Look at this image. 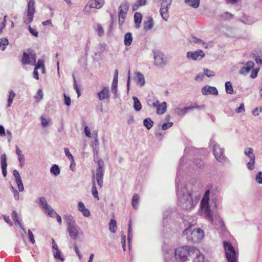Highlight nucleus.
<instances>
[{
	"label": "nucleus",
	"mask_w": 262,
	"mask_h": 262,
	"mask_svg": "<svg viewBox=\"0 0 262 262\" xmlns=\"http://www.w3.org/2000/svg\"><path fill=\"white\" fill-rule=\"evenodd\" d=\"M178 172H179L178 171ZM178 176V173H177ZM178 176L176 179L177 186V195L178 206L183 209L189 210L193 209L198 203L200 199V193L188 189L183 184L179 185Z\"/></svg>",
	"instance_id": "f257e3e1"
},
{
	"label": "nucleus",
	"mask_w": 262,
	"mask_h": 262,
	"mask_svg": "<svg viewBox=\"0 0 262 262\" xmlns=\"http://www.w3.org/2000/svg\"><path fill=\"white\" fill-rule=\"evenodd\" d=\"M104 162L102 159H99L97 162V168H96V174H93L92 177V193L93 196L97 199V200H99L98 193L96 187L95 181L99 186L100 188H102L103 186V178L104 176Z\"/></svg>",
	"instance_id": "f03ea898"
},
{
	"label": "nucleus",
	"mask_w": 262,
	"mask_h": 262,
	"mask_svg": "<svg viewBox=\"0 0 262 262\" xmlns=\"http://www.w3.org/2000/svg\"><path fill=\"white\" fill-rule=\"evenodd\" d=\"M192 225L190 226L183 231V236H185L187 241L197 243L200 241L204 236L203 230L200 228L192 229Z\"/></svg>",
	"instance_id": "7ed1b4c3"
},
{
	"label": "nucleus",
	"mask_w": 262,
	"mask_h": 262,
	"mask_svg": "<svg viewBox=\"0 0 262 262\" xmlns=\"http://www.w3.org/2000/svg\"><path fill=\"white\" fill-rule=\"evenodd\" d=\"M195 247L184 246L179 247L175 250V258L177 262H187V257L192 255Z\"/></svg>",
	"instance_id": "20e7f679"
},
{
	"label": "nucleus",
	"mask_w": 262,
	"mask_h": 262,
	"mask_svg": "<svg viewBox=\"0 0 262 262\" xmlns=\"http://www.w3.org/2000/svg\"><path fill=\"white\" fill-rule=\"evenodd\" d=\"M35 3L34 0H29L27 9L25 11L23 16V21L26 24H30L33 19L35 13Z\"/></svg>",
	"instance_id": "39448f33"
},
{
	"label": "nucleus",
	"mask_w": 262,
	"mask_h": 262,
	"mask_svg": "<svg viewBox=\"0 0 262 262\" xmlns=\"http://www.w3.org/2000/svg\"><path fill=\"white\" fill-rule=\"evenodd\" d=\"M223 244L228 262H237V255L234 247L226 241H224Z\"/></svg>",
	"instance_id": "423d86ee"
},
{
	"label": "nucleus",
	"mask_w": 262,
	"mask_h": 262,
	"mask_svg": "<svg viewBox=\"0 0 262 262\" xmlns=\"http://www.w3.org/2000/svg\"><path fill=\"white\" fill-rule=\"evenodd\" d=\"M213 155L217 161L224 163L226 161V158L224 155V149L216 143L213 145Z\"/></svg>",
	"instance_id": "0eeeda50"
},
{
	"label": "nucleus",
	"mask_w": 262,
	"mask_h": 262,
	"mask_svg": "<svg viewBox=\"0 0 262 262\" xmlns=\"http://www.w3.org/2000/svg\"><path fill=\"white\" fill-rule=\"evenodd\" d=\"M171 2L172 0H162L160 12L162 18L166 21L169 17L168 9Z\"/></svg>",
	"instance_id": "6e6552de"
},
{
	"label": "nucleus",
	"mask_w": 262,
	"mask_h": 262,
	"mask_svg": "<svg viewBox=\"0 0 262 262\" xmlns=\"http://www.w3.org/2000/svg\"><path fill=\"white\" fill-rule=\"evenodd\" d=\"M155 64L160 68H163L166 64L167 61L164 57V54L158 51L154 52Z\"/></svg>",
	"instance_id": "1a4fd4ad"
},
{
	"label": "nucleus",
	"mask_w": 262,
	"mask_h": 262,
	"mask_svg": "<svg viewBox=\"0 0 262 262\" xmlns=\"http://www.w3.org/2000/svg\"><path fill=\"white\" fill-rule=\"evenodd\" d=\"M150 101L151 100L149 99L147 102L148 105L153 107H156L157 114H163L166 112V103L165 102H163L160 104L158 100L153 101L151 103H150Z\"/></svg>",
	"instance_id": "9d476101"
},
{
	"label": "nucleus",
	"mask_w": 262,
	"mask_h": 262,
	"mask_svg": "<svg viewBox=\"0 0 262 262\" xmlns=\"http://www.w3.org/2000/svg\"><path fill=\"white\" fill-rule=\"evenodd\" d=\"M205 56V53L202 50H198L195 51H189L187 53L186 57L189 59L192 60H200Z\"/></svg>",
	"instance_id": "9b49d317"
},
{
	"label": "nucleus",
	"mask_w": 262,
	"mask_h": 262,
	"mask_svg": "<svg viewBox=\"0 0 262 262\" xmlns=\"http://www.w3.org/2000/svg\"><path fill=\"white\" fill-rule=\"evenodd\" d=\"M104 4V0H90L87 5L85 6L84 11L86 13L89 12V11L87 10V8H96L100 9Z\"/></svg>",
	"instance_id": "f8f14e48"
},
{
	"label": "nucleus",
	"mask_w": 262,
	"mask_h": 262,
	"mask_svg": "<svg viewBox=\"0 0 262 262\" xmlns=\"http://www.w3.org/2000/svg\"><path fill=\"white\" fill-rule=\"evenodd\" d=\"M201 209L204 216L210 221H212L213 220V215L207 202L205 204L201 203Z\"/></svg>",
	"instance_id": "ddd939ff"
},
{
	"label": "nucleus",
	"mask_w": 262,
	"mask_h": 262,
	"mask_svg": "<svg viewBox=\"0 0 262 262\" xmlns=\"http://www.w3.org/2000/svg\"><path fill=\"white\" fill-rule=\"evenodd\" d=\"M202 93L204 95H217L218 91L215 87L206 85L202 89Z\"/></svg>",
	"instance_id": "4468645a"
},
{
	"label": "nucleus",
	"mask_w": 262,
	"mask_h": 262,
	"mask_svg": "<svg viewBox=\"0 0 262 262\" xmlns=\"http://www.w3.org/2000/svg\"><path fill=\"white\" fill-rule=\"evenodd\" d=\"M30 53H27L26 52H24L23 53V56L22 58V62L23 64H31L34 66L36 63V55H32V58L33 59L32 61L30 60Z\"/></svg>",
	"instance_id": "2eb2a0df"
},
{
	"label": "nucleus",
	"mask_w": 262,
	"mask_h": 262,
	"mask_svg": "<svg viewBox=\"0 0 262 262\" xmlns=\"http://www.w3.org/2000/svg\"><path fill=\"white\" fill-rule=\"evenodd\" d=\"M79 229L77 225L68 228L69 235L72 239H76L78 238Z\"/></svg>",
	"instance_id": "dca6fc26"
},
{
	"label": "nucleus",
	"mask_w": 262,
	"mask_h": 262,
	"mask_svg": "<svg viewBox=\"0 0 262 262\" xmlns=\"http://www.w3.org/2000/svg\"><path fill=\"white\" fill-rule=\"evenodd\" d=\"M97 97L100 101L109 99L110 94L108 88L104 87L101 91L97 93Z\"/></svg>",
	"instance_id": "f3484780"
},
{
	"label": "nucleus",
	"mask_w": 262,
	"mask_h": 262,
	"mask_svg": "<svg viewBox=\"0 0 262 262\" xmlns=\"http://www.w3.org/2000/svg\"><path fill=\"white\" fill-rule=\"evenodd\" d=\"M135 74V77L134 79L136 81L137 84L141 87L144 86L145 83L144 75L140 72H136Z\"/></svg>",
	"instance_id": "a211bd4d"
},
{
	"label": "nucleus",
	"mask_w": 262,
	"mask_h": 262,
	"mask_svg": "<svg viewBox=\"0 0 262 262\" xmlns=\"http://www.w3.org/2000/svg\"><path fill=\"white\" fill-rule=\"evenodd\" d=\"M254 63L252 61H248L246 65L243 67L239 71V73L242 75H246L251 70L253 69Z\"/></svg>",
	"instance_id": "6ab92c4d"
},
{
	"label": "nucleus",
	"mask_w": 262,
	"mask_h": 262,
	"mask_svg": "<svg viewBox=\"0 0 262 262\" xmlns=\"http://www.w3.org/2000/svg\"><path fill=\"white\" fill-rule=\"evenodd\" d=\"M192 255H194L195 256L193 262H204V255L200 253V251L197 248H194Z\"/></svg>",
	"instance_id": "aec40b11"
},
{
	"label": "nucleus",
	"mask_w": 262,
	"mask_h": 262,
	"mask_svg": "<svg viewBox=\"0 0 262 262\" xmlns=\"http://www.w3.org/2000/svg\"><path fill=\"white\" fill-rule=\"evenodd\" d=\"M63 220L65 221L68 228L76 225L74 217L71 215H65L63 216Z\"/></svg>",
	"instance_id": "412c9836"
},
{
	"label": "nucleus",
	"mask_w": 262,
	"mask_h": 262,
	"mask_svg": "<svg viewBox=\"0 0 262 262\" xmlns=\"http://www.w3.org/2000/svg\"><path fill=\"white\" fill-rule=\"evenodd\" d=\"M7 166L6 156L5 154H3L1 156V167L2 173L4 177L7 175Z\"/></svg>",
	"instance_id": "4be33fe9"
},
{
	"label": "nucleus",
	"mask_w": 262,
	"mask_h": 262,
	"mask_svg": "<svg viewBox=\"0 0 262 262\" xmlns=\"http://www.w3.org/2000/svg\"><path fill=\"white\" fill-rule=\"evenodd\" d=\"M38 204L45 210L47 211L49 209V206L45 197H40L37 202Z\"/></svg>",
	"instance_id": "5701e85b"
},
{
	"label": "nucleus",
	"mask_w": 262,
	"mask_h": 262,
	"mask_svg": "<svg viewBox=\"0 0 262 262\" xmlns=\"http://www.w3.org/2000/svg\"><path fill=\"white\" fill-rule=\"evenodd\" d=\"M142 19V15L139 12H136L134 14V20L136 28H139Z\"/></svg>",
	"instance_id": "b1692460"
},
{
	"label": "nucleus",
	"mask_w": 262,
	"mask_h": 262,
	"mask_svg": "<svg viewBox=\"0 0 262 262\" xmlns=\"http://www.w3.org/2000/svg\"><path fill=\"white\" fill-rule=\"evenodd\" d=\"M154 27V21L151 17H148L147 20L144 22V29L148 30L151 29Z\"/></svg>",
	"instance_id": "393cba45"
},
{
	"label": "nucleus",
	"mask_w": 262,
	"mask_h": 262,
	"mask_svg": "<svg viewBox=\"0 0 262 262\" xmlns=\"http://www.w3.org/2000/svg\"><path fill=\"white\" fill-rule=\"evenodd\" d=\"M133 100L134 101V105H133L134 109L136 111H137V112L140 111L142 108V105H141L140 101H139L138 98L136 96L133 97Z\"/></svg>",
	"instance_id": "a878e982"
},
{
	"label": "nucleus",
	"mask_w": 262,
	"mask_h": 262,
	"mask_svg": "<svg viewBox=\"0 0 262 262\" xmlns=\"http://www.w3.org/2000/svg\"><path fill=\"white\" fill-rule=\"evenodd\" d=\"M133 41L132 34L130 32L126 33L124 35V43L126 46H129Z\"/></svg>",
	"instance_id": "bb28decb"
},
{
	"label": "nucleus",
	"mask_w": 262,
	"mask_h": 262,
	"mask_svg": "<svg viewBox=\"0 0 262 262\" xmlns=\"http://www.w3.org/2000/svg\"><path fill=\"white\" fill-rule=\"evenodd\" d=\"M194 107H185L184 108H177L176 109L177 113L181 116L185 114L188 111L190 110L193 109Z\"/></svg>",
	"instance_id": "cd10ccee"
},
{
	"label": "nucleus",
	"mask_w": 262,
	"mask_h": 262,
	"mask_svg": "<svg viewBox=\"0 0 262 262\" xmlns=\"http://www.w3.org/2000/svg\"><path fill=\"white\" fill-rule=\"evenodd\" d=\"M200 1V0H185V3L194 8H197L199 6Z\"/></svg>",
	"instance_id": "c85d7f7f"
},
{
	"label": "nucleus",
	"mask_w": 262,
	"mask_h": 262,
	"mask_svg": "<svg viewBox=\"0 0 262 262\" xmlns=\"http://www.w3.org/2000/svg\"><path fill=\"white\" fill-rule=\"evenodd\" d=\"M127 13L119 11V21L118 23L120 26H122L126 17Z\"/></svg>",
	"instance_id": "c756f323"
},
{
	"label": "nucleus",
	"mask_w": 262,
	"mask_h": 262,
	"mask_svg": "<svg viewBox=\"0 0 262 262\" xmlns=\"http://www.w3.org/2000/svg\"><path fill=\"white\" fill-rule=\"evenodd\" d=\"M15 182L17 184L18 190L20 192H23L24 190V187L23 186L22 181L21 180L20 176H19L18 177H15Z\"/></svg>",
	"instance_id": "7c9ffc66"
},
{
	"label": "nucleus",
	"mask_w": 262,
	"mask_h": 262,
	"mask_svg": "<svg viewBox=\"0 0 262 262\" xmlns=\"http://www.w3.org/2000/svg\"><path fill=\"white\" fill-rule=\"evenodd\" d=\"M139 202V196L137 193H135L133 195L132 201V205L133 207L137 209V205Z\"/></svg>",
	"instance_id": "2f4dec72"
},
{
	"label": "nucleus",
	"mask_w": 262,
	"mask_h": 262,
	"mask_svg": "<svg viewBox=\"0 0 262 262\" xmlns=\"http://www.w3.org/2000/svg\"><path fill=\"white\" fill-rule=\"evenodd\" d=\"M154 124V122L150 118H146L143 121V124L147 129H150L153 126Z\"/></svg>",
	"instance_id": "473e14b6"
},
{
	"label": "nucleus",
	"mask_w": 262,
	"mask_h": 262,
	"mask_svg": "<svg viewBox=\"0 0 262 262\" xmlns=\"http://www.w3.org/2000/svg\"><path fill=\"white\" fill-rule=\"evenodd\" d=\"M50 172L53 174L57 176L60 174V170L57 165L54 164L51 167Z\"/></svg>",
	"instance_id": "72a5a7b5"
},
{
	"label": "nucleus",
	"mask_w": 262,
	"mask_h": 262,
	"mask_svg": "<svg viewBox=\"0 0 262 262\" xmlns=\"http://www.w3.org/2000/svg\"><path fill=\"white\" fill-rule=\"evenodd\" d=\"M225 89L226 92L227 94H233L234 91L232 85V83L230 81H227L225 83Z\"/></svg>",
	"instance_id": "f704fd0d"
},
{
	"label": "nucleus",
	"mask_w": 262,
	"mask_h": 262,
	"mask_svg": "<svg viewBox=\"0 0 262 262\" xmlns=\"http://www.w3.org/2000/svg\"><path fill=\"white\" fill-rule=\"evenodd\" d=\"M116 228L117 223L116 220L114 219H111L109 223V229L110 231L112 233H115L116 232Z\"/></svg>",
	"instance_id": "c9c22d12"
},
{
	"label": "nucleus",
	"mask_w": 262,
	"mask_h": 262,
	"mask_svg": "<svg viewBox=\"0 0 262 262\" xmlns=\"http://www.w3.org/2000/svg\"><path fill=\"white\" fill-rule=\"evenodd\" d=\"M129 5L127 2H123L119 8V11L127 13L128 10Z\"/></svg>",
	"instance_id": "e433bc0d"
},
{
	"label": "nucleus",
	"mask_w": 262,
	"mask_h": 262,
	"mask_svg": "<svg viewBox=\"0 0 262 262\" xmlns=\"http://www.w3.org/2000/svg\"><path fill=\"white\" fill-rule=\"evenodd\" d=\"M244 154L249 159L252 158V157L253 158H255V156L253 154V149L251 147L246 148L244 150Z\"/></svg>",
	"instance_id": "4c0bfd02"
},
{
	"label": "nucleus",
	"mask_w": 262,
	"mask_h": 262,
	"mask_svg": "<svg viewBox=\"0 0 262 262\" xmlns=\"http://www.w3.org/2000/svg\"><path fill=\"white\" fill-rule=\"evenodd\" d=\"M190 41L192 42L202 45L206 49L208 47L207 45L205 42H204L202 40L199 39L195 37H192L190 40Z\"/></svg>",
	"instance_id": "58836bf2"
},
{
	"label": "nucleus",
	"mask_w": 262,
	"mask_h": 262,
	"mask_svg": "<svg viewBox=\"0 0 262 262\" xmlns=\"http://www.w3.org/2000/svg\"><path fill=\"white\" fill-rule=\"evenodd\" d=\"M8 44V40L6 38H2L0 39V49L4 51L6 46Z\"/></svg>",
	"instance_id": "ea45409f"
},
{
	"label": "nucleus",
	"mask_w": 262,
	"mask_h": 262,
	"mask_svg": "<svg viewBox=\"0 0 262 262\" xmlns=\"http://www.w3.org/2000/svg\"><path fill=\"white\" fill-rule=\"evenodd\" d=\"M255 160V158H253L252 157V158L250 159V161L247 163V167L249 170H252L254 169Z\"/></svg>",
	"instance_id": "a19ab883"
},
{
	"label": "nucleus",
	"mask_w": 262,
	"mask_h": 262,
	"mask_svg": "<svg viewBox=\"0 0 262 262\" xmlns=\"http://www.w3.org/2000/svg\"><path fill=\"white\" fill-rule=\"evenodd\" d=\"M54 257L55 259H60L61 261L64 260V258L61 254V252L59 250L53 252Z\"/></svg>",
	"instance_id": "79ce46f5"
},
{
	"label": "nucleus",
	"mask_w": 262,
	"mask_h": 262,
	"mask_svg": "<svg viewBox=\"0 0 262 262\" xmlns=\"http://www.w3.org/2000/svg\"><path fill=\"white\" fill-rule=\"evenodd\" d=\"M15 93H14V92L13 91H11L9 93V95L8 99V107H10L11 105L13 98L15 97Z\"/></svg>",
	"instance_id": "37998d69"
},
{
	"label": "nucleus",
	"mask_w": 262,
	"mask_h": 262,
	"mask_svg": "<svg viewBox=\"0 0 262 262\" xmlns=\"http://www.w3.org/2000/svg\"><path fill=\"white\" fill-rule=\"evenodd\" d=\"M220 16L224 20H230L233 17V15L228 12H226L221 14Z\"/></svg>",
	"instance_id": "c03bdc74"
},
{
	"label": "nucleus",
	"mask_w": 262,
	"mask_h": 262,
	"mask_svg": "<svg viewBox=\"0 0 262 262\" xmlns=\"http://www.w3.org/2000/svg\"><path fill=\"white\" fill-rule=\"evenodd\" d=\"M40 119L42 127H45L50 124L51 122V120L50 119H46L43 116H41Z\"/></svg>",
	"instance_id": "a18cd8bd"
},
{
	"label": "nucleus",
	"mask_w": 262,
	"mask_h": 262,
	"mask_svg": "<svg viewBox=\"0 0 262 262\" xmlns=\"http://www.w3.org/2000/svg\"><path fill=\"white\" fill-rule=\"evenodd\" d=\"M204 74L205 75L208 77H213L215 75L214 72L211 71L210 70H209L208 69H204Z\"/></svg>",
	"instance_id": "49530a36"
},
{
	"label": "nucleus",
	"mask_w": 262,
	"mask_h": 262,
	"mask_svg": "<svg viewBox=\"0 0 262 262\" xmlns=\"http://www.w3.org/2000/svg\"><path fill=\"white\" fill-rule=\"evenodd\" d=\"M45 212H47L48 214L51 217H54L57 214L54 210L50 206H49V209H48L47 211H45Z\"/></svg>",
	"instance_id": "de8ad7c7"
},
{
	"label": "nucleus",
	"mask_w": 262,
	"mask_h": 262,
	"mask_svg": "<svg viewBox=\"0 0 262 262\" xmlns=\"http://www.w3.org/2000/svg\"><path fill=\"white\" fill-rule=\"evenodd\" d=\"M65 154L66 156L68 157V158L71 160L72 161V162H74V157L72 155V154L70 152L69 149L68 148H64V149Z\"/></svg>",
	"instance_id": "09e8293b"
},
{
	"label": "nucleus",
	"mask_w": 262,
	"mask_h": 262,
	"mask_svg": "<svg viewBox=\"0 0 262 262\" xmlns=\"http://www.w3.org/2000/svg\"><path fill=\"white\" fill-rule=\"evenodd\" d=\"M194 163L200 168L203 167L204 165V162L199 159H195L194 160Z\"/></svg>",
	"instance_id": "8fccbe9b"
},
{
	"label": "nucleus",
	"mask_w": 262,
	"mask_h": 262,
	"mask_svg": "<svg viewBox=\"0 0 262 262\" xmlns=\"http://www.w3.org/2000/svg\"><path fill=\"white\" fill-rule=\"evenodd\" d=\"M256 181L260 184H262V172H258L255 177Z\"/></svg>",
	"instance_id": "3c124183"
},
{
	"label": "nucleus",
	"mask_w": 262,
	"mask_h": 262,
	"mask_svg": "<svg viewBox=\"0 0 262 262\" xmlns=\"http://www.w3.org/2000/svg\"><path fill=\"white\" fill-rule=\"evenodd\" d=\"M44 62H45V61L43 60L39 59L37 61V64H35V68H36L37 69H39L44 67L45 66Z\"/></svg>",
	"instance_id": "603ef678"
},
{
	"label": "nucleus",
	"mask_w": 262,
	"mask_h": 262,
	"mask_svg": "<svg viewBox=\"0 0 262 262\" xmlns=\"http://www.w3.org/2000/svg\"><path fill=\"white\" fill-rule=\"evenodd\" d=\"M107 45L105 43H100L98 45V49L100 52L103 53L106 50Z\"/></svg>",
	"instance_id": "864d4df0"
},
{
	"label": "nucleus",
	"mask_w": 262,
	"mask_h": 262,
	"mask_svg": "<svg viewBox=\"0 0 262 262\" xmlns=\"http://www.w3.org/2000/svg\"><path fill=\"white\" fill-rule=\"evenodd\" d=\"M28 30L30 32V33L33 36L35 37H38V32L37 30L33 29L31 28L30 26L28 27Z\"/></svg>",
	"instance_id": "5fc2aeb1"
},
{
	"label": "nucleus",
	"mask_w": 262,
	"mask_h": 262,
	"mask_svg": "<svg viewBox=\"0 0 262 262\" xmlns=\"http://www.w3.org/2000/svg\"><path fill=\"white\" fill-rule=\"evenodd\" d=\"M173 125V123L171 122H169L167 123H164L162 126V129L163 130H166L168 128L171 127Z\"/></svg>",
	"instance_id": "6e6d98bb"
},
{
	"label": "nucleus",
	"mask_w": 262,
	"mask_h": 262,
	"mask_svg": "<svg viewBox=\"0 0 262 262\" xmlns=\"http://www.w3.org/2000/svg\"><path fill=\"white\" fill-rule=\"evenodd\" d=\"M18 161L19 162V165L20 167H23L25 165V156L24 155L20 156L18 157Z\"/></svg>",
	"instance_id": "4d7b16f0"
},
{
	"label": "nucleus",
	"mask_w": 262,
	"mask_h": 262,
	"mask_svg": "<svg viewBox=\"0 0 262 262\" xmlns=\"http://www.w3.org/2000/svg\"><path fill=\"white\" fill-rule=\"evenodd\" d=\"M204 77V74L199 73L198 74H197L195 76L194 79L196 81H202L203 80Z\"/></svg>",
	"instance_id": "13d9d810"
},
{
	"label": "nucleus",
	"mask_w": 262,
	"mask_h": 262,
	"mask_svg": "<svg viewBox=\"0 0 262 262\" xmlns=\"http://www.w3.org/2000/svg\"><path fill=\"white\" fill-rule=\"evenodd\" d=\"M28 232L30 242H31L32 244H34L35 243V241L34 238V235L33 233L30 230H28Z\"/></svg>",
	"instance_id": "bf43d9fd"
},
{
	"label": "nucleus",
	"mask_w": 262,
	"mask_h": 262,
	"mask_svg": "<svg viewBox=\"0 0 262 262\" xmlns=\"http://www.w3.org/2000/svg\"><path fill=\"white\" fill-rule=\"evenodd\" d=\"M80 212L82 213L83 216L85 217H89L91 215V213L90 210L88 209L84 208L80 211Z\"/></svg>",
	"instance_id": "052dcab7"
},
{
	"label": "nucleus",
	"mask_w": 262,
	"mask_h": 262,
	"mask_svg": "<svg viewBox=\"0 0 262 262\" xmlns=\"http://www.w3.org/2000/svg\"><path fill=\"white\" fill-rule=\"evenodd\" d=\"M97 32L98 35L100 36H102L104 34L103 29L100 25H98L97 26Z\"/></svg>",
	"instance_id": "680f3d73"
},
{
	"label": "nucleus",
	"mask_w": 262,
	"mask_h": 262,
	"mask_svg": "<svg viewBox=\"0 0 262 262\" xmlns=\"http://www.w3.org/2000/svg\"><path fill=\"white\" fill-rule=\"evenodd\" d=\"M64 104L67 106H70L71 104V99L70 97L67 96L65 94H64Z\"/></svg>",
	"instance_id": "e2e57ef3"
},
{
	"label": "nucleus",
	"mask_w": 262,
	"mask_h": 262,
	"mask_svg": "<svg viewBox=\"0 0 262 262\" xmlns=\"http://www.w3.org/2000/svg\"><path fill=\"white\" fill-rule=\"evenodd\" d=\"M236 113H239L244 112L245 111L244 105L243 103H241L238 107L235 110Z\"/></svg>",
	"instance_id": "0e129e2a"
},
{
	"label": "nucleus",
	"mask_w": 262,
	"mask_h": 262,
	"mask_svg": "<svg viewBox=\"0 0 262 262\" xmlns=\"http://www.w3.org/2000/svg\"><path fill=\"white\" fill-rule=\"evenodd\" d=\"M84 133L86 137H88L89 138L91 137V134L90 129H89L88 126H85L84 129Z\"/></svg>",
	"instance_id": "69168bd1"
},
{
	"label": "nucleus",
	"mask_w": 262,
	"mask_h": 262,
	"mask_svg": "<svg viewBox=\"0 0 262 262\" xmlns=\"http://www.w3.org/2000/svg\"><path fill=\"white\" fill-rule=\"evenodd\" d=\"M14 223L15 225H18L20 226L21 229L23 230V231L26 233V229L23 226L22 223H21V221L19 220H16V221H14Z\"/></svg>",
	"instance_id": "338daca9"
},
{
	"label": "nucleus",
	"mask_w": 262,
	"mask_h": 262,
	"mask_svg": "<svg viewBox=\"0 0 262 262\" xmlns=\"http://www.w3.org/2000/svg\"><path fill=\"white\" fill-rule=\"evenodd\" d=\"M255 60L256 63L259 64H262V56H256L255 57Z\"/></svg>",
	"instance_id": "774afa93"
}]
</instances>
